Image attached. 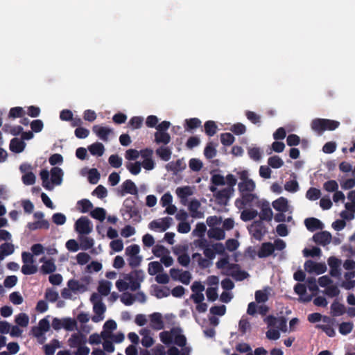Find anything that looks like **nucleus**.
<instances>
[{"label": "nucleus", "mask_w": 355, "mask_h": 355, "mask_svg": "<svg viewBox=\"0 0 355 355\" xmlns=\"http://www.w3.org/2000/svg\"><path fill=\"white\" fill-rule=\"evenodd\" d=\"M60 347V342L57 339H53L51 343L43 347L45 355H53L55 349Z\"/></svg>", "instance_id": "c9c22d12"}, {"label": "nucleus", "mask_w": 355, "mask_h": 355, "mask_svg": "<svg viewBox=\"0 0 355 355\" xmlns=\"http://www.w3.org/2000/svg\"><path fill=\"white\" fill-rule=\"evenodd\" d=\"M62 328L66 331H73L77 329V321L74 318H62Z\"/></svg>", "instance_id": "58836bf2"}, {"label": "nucleus", "mask_w": 355, "mask_h": 355, "mask_svg": "<svg viewBox=\"0 0 355 355\" xmlns=\"http://www.w3.org/2000/svg\"><path fill=\"white\" fill-rule=\"evenodd\" d=\"M173 219L171 217H165L162 221L154 220L149 223V228L151 230L159 229L161 232H165L172 223Z\"/></svg>", "instance_id": "9d476101"}, {"label": "nucleus", "mask_w": 355, "mask_h": 355, "mask_svg": "<svg viewBox=\"0 0 355 355\" xmlns=\"http://www.w3.org/2000/svg\"><path fill=\"white\" fill-rule=\"evenodd\" d=\"M40 261L43 262V265L41 266L42 273L51 274L56 270V266L53 259L46 260L45 258H42Z\"/></svg>", "instance_id": "5701e85b"}, {"label": "nucleus", "mask_w": 355, "mask_h": 355, "mask_svg": "<svg viewBox=\"0 0 355 355\" xmlns=\"http://www.w3.org/2000/svg\"><path fill=\"white\" fill-rule=\"evenodd\" d=\"M141 164L139 162H135L134 163L129 162L126 164L127 169L132 174V175H138L141 171Z\"/></svg>", "instance_id": "4d7b16f0"}, {"label": "nucleus", "mask_w": 355, "mask_h": 355, "mask_svg": "<svg viewBox=\"0 0 355 355\" xmlns=\"http://www.w3.org/2000/svg\"><path fill=\"white\" fill-rule=\"evenodd\" d=\"M161 341L165 345H169L173 343V334L172 332L166 331H162L159 334Z\"/></svg>", "instance_id": "0e129e2a"}, {"label": "nucleus", "mask_w": 355, "mask_h": 355, "mask_svg": "<svg viewBox=\"0 0 355 355\" xmlns=\"http://www.w3.org/2000/svg\"><path fill=\"white\" fill-rule=\"evenodd\" d=\"M140 248L137 244H132L125 248V254L128 257L127 259L128 265L130 268L138 267L142 261V257L139 255Z\"/></svg>", "instance_id": "7ed1b4c3"}, {"label": "nucleus", "mask_w": 355, "mask_h": 355, "mask_svg": "<svg viewBox=\"0 0 355 355\" xmlns=\"http://www.w3.org/2000/svg\"><path fill=\"white\" fill-rule=\"evenodd\" d=\"M93 310L95 313V315L92 318L93 322H98L104 319L103 315L106 311V306L103 302H97V303L95 302L94 306H93Z\"/></svg>", "instance_id": "f8f14e48"}, {"label": "nucleus", "mask_w": 355, "mask_h": 355, "mask_svg": "<svg viewBox=\"0 0 355 355\" xmlns=\"http://www.w3.org/2000/svg\"><path fill=\"white\" fill-rule=\"evenodd\" d=\"M258 215L257 210H244L241 212V219L243 221H250L253 220Z\"/></svg>", "instance_id": "8fccbe9b"}, {"label": "nucleus", "mask_w": 355, "mask_h": 355, "mask_svg": "<svg viewBox=\"0 0 355 355\" xmlns=\"http://www.w3.org/2000/svg\"><path fill=\"white\" fill-rule=\"evenodd\" d=\"M77 205L81 213H87L93 208V204L88 199L78 200Z\"/></svg>", "instance_id": "79ce46f5"}, {"label": "nucleus", "mask_w": 355, "mask_h": 355, "mask_svg": "<svg viewBox=\"0 0 355 355\" xmlns=\"http://www.w3.org/2000/svg\"><path fill=\"white\" fill-rule=\"evenodd\" d=\"M163 270L162 264L158 261H151L148 263V272L150 275H155Z\"/></svg>", "instance_id": "a19ab883"}, {"label": "nucleus", "mask_w": 355, "mask_h": 355, "mask_svg": "<svg viewBox=\"0 0 355 355\" xmlns=\"http://www.w3.org/2000/svg\"><path fill=\"white\" fill-rule=\"evenodd\" d=\"M234 137L229 132L220 135V141L224 146H230L234 142Z\"/></svg>", "instance_id": "bf43d9fd"}, {"label": "nucleus", "mask_w": 355, "mask_h": 355, "mask_svg": "<svg viewBox=\"0 0 355 355\" xmlns=\"http://www.w3.org/2000/svg\"><path fill=\"white\" fill-rule=\"evenodd\" d=\"M150 327L155 330H161L164 329V322L162 315L159 313H153L150 315Z\"/></svg>", "instance_id": "aec40b11"}, {"label": "nucleus", "mask_w": 355, "mask_h": 355, "mask_svg": "<svg viewBox=\"0 0 355 355\" xmlns=\"http://www.w3.org/2000/svg\"><path fill=\"white\" fill-rule=\"evenodd\" d=\"M24 114H25V112H24L23 107H14L10 110L9 114H8V117L12 118V119L21 118L24 115Z\"/></svg>", "instance_id": "603ef678"}, {"label": "nucleus", "mask_w": 355, "mask_h": 355, "mask_svg": "<svg viewBox=\"0 0 355 355\" xmlns=\"http://www.w3.org/2000/svg\"><path fill=\"white\" fill-rule=\"evenodd\" d=\"M155 141L157 144L167 145L171 141V136L168 132H156L155 133Z\"/></svg>", "instance_id": "7c9ffc66"}, {"label": "nucleus", "mask_w": 355, "mask_h": 355, "mask_svg": "<svg viewBox=\"0 0 355 355\" xmlns=\"http://www.w3.org/2000/svg\"><path fill=\"white\" fill-rule=\"evenodd\" d=\"M234 191V188L226 187L218 191L215 194V198L220 205H225L230 197L233 195Z\"/></svg>", "instance_id": "1a4fd4ad"}, {"label": "nucleus", "mask_w": 355, "mask_h": 355, "mask_svg": "<svg viewBox=\"0 0 355 355\" xmlns=\"http://www.w3.org/2000/svg\"><path fill=\"white\" fill-rule=\"evenodd\" d=\"M205 132L209 137L214 136L217 132V125L214 121H207L204 124Z\"/></svg>", "instance_id": "ea45409f"}, {"label": "nucleus", "mask_w": 355, "mask_h": 355, "mask_svg": "<svg viewBox=\"0 0 355 355\" xmlns=\"http://www.w3.org/2000/svg\"><path fill=\"white\" fill-rule=\"evenodd\" d=\"M100 179V173L96 168H92L88 173V180L91 184H97Z\"/></svg>", "instance_id": "69168bd1"}, {"label": "nucleus", "mask_w": 355, "mask_h": 355, "mask_svg": "<svg viewBox=\"0 0 355 355\" xmlns=\"http://www.w3.org/2000/svg\"><path fill=\"white\" fill-rule=\"evenodd\" d=\"M26 146V144L21 139L18 138H13L10 142V150L15 153H21Z\"/></svg>", "instance_id": "393cba45"}, {"label": "nucleus", "mask_w": 355, "mask_h": 355, "mask_svg": "<svg viewBox=\"0 0 355 355\" xmlns=\"http://www.w3.org/2000/svg\"><path fill=\"white\" fill-rule=\"evenodd\" d=\"M216 149L213 143H208L204 150V155L205 157L207 159H211L216 155Z\"/></svg>", "instance_id": "c03bdc74"}, {"label": "nucleus", "mask_w": 355, "mask_h": 355, "mask_svg": "<svg viewBox=\"0 0 355 355\" xmlns=\"http://www.w3.org/2000/svg\"><path fill=\"white\" fill-rule=\"evenodd\" d=\"M340 122L335 120L316 118L311 123V129L318 135H321L324 131H333L338 128Z\"/></svg>", "instance_id": "f03ea898"}, {"label": "nucleus", "mask_w": 355, "mask_h": 355, "mask_svg": "<svg viewBox=\"0 0 355 355\" xmlns=\"http://www.w3.org/2000/svg\"><path fill=\"white\" fill-rule=\"evenodd\" d=\"M331 311L333 316H340L345 312V307L343 304L334 301L331 305Z\"/></svg>", "instance_id": "4c0bfd02"}, {"label": "nucleus", "mask_w": 355, "mask_h": 355, "mask_svg": "<svg viewBox=\"0 0 355 355\" xmlns=\"http://www.w3.org/2000/svg\"><path fill=\"white\" fill-rule=\"evenodd\" d=\"M313 240L315 243L324 246L330 243L331 234L327 231L317 232L313 236Z\"/></svg>", "instance_id": "ddd939ff"}, {"label": "nucleus", "mask_w": 355, "mask_h": 355, "mask_svg": "<svg viewBox=\"0 0 355 355\" xmlns=\"http://www.w3.org/2000/svg\"><path fill=\"white\" fill-rule=\"evenodd\" d=\"M168 171H172L174 174L182 171L186 168V164L183 159H178L175 162H171L166 166Z\"/></svg>", "instance_id": "f3484780"}, {"label": "nucleus", "mask_w": 355, "mask_h": 355, "mask_svg": "<svg viewBox=\"0 0 355 355\" xmlns=\"http://www.w3.org/2000/svg\"><path fill=\"white\" fill-rule=\"evenodd\" d=\"M227 275L231 276L236 281H243L249 277L248 272L241 270V267L237 263H231L229 265V272Z\"/></svg>", "instance_id": "423d86ee"}, {"label": "nucleus", "mask_w": 355, "mask_h": 355, "mask_svg": "<svg viewBox=\"0 0 355 355\" xmlns=\"http://www.w3.org/2000/svg\"><path fill=\"white\" fill-rule=\"evenodd\" d=\"M208 236L211 239L216 240H223L225 239V233L224 230L219 227H214L208 231Z\"/></svg>", "instance_id": "473e14b6"}, {"label": "nucleus", "mask_w": 355, "mask_h": 355, "mask_svg": "<svg viewBox=\"0 0 355 355\" xmlns=\"http://www.w3.org/2000/svg\"><path fill=\"white\" fill-rule=\"evenodd\" d=\"M323 189L327 192H335L338 189V184L336 180H328L324 183Z\"/></svg>", "instance_id": "e2e57ef3"}, {"label": "nucleus", "mask_w": 355, "mask_h": 355, "mask_svg": "<svg viewBox=\"0 0 355 355\" xmlns=\"http://www.w3.org/2000/svg\"><path fill=\"white\" fill-rule=\"evenodd\" d=\"M257 196L251 192L241 193V198L235 200V205L238 208H241L252 203Z\"/></svg>", "instance_id": "9b49d317"}, {"label": "nucleus", "mask_w": 355, "mask_h": 355, "mask_svg": "<svg viewBox=\"0 0 355 355\" xmlns=\"http://www.w3.org/2000/svg\"><path fill=\"white\" fill-rule=\"evenodd\" d=\"M248 153L249 157L254 161H259L261 158L262 153L259 148H257V147L250 148L248 150Z\"/></svg>", "instance_id": "864d4df0"}, {"label": "nucleus", "mask_w": 355, "mask_h": 355, "mask_svg": "<svg viewBox=\"0 0 355 355\" xmlns=\"http://www.w3.org/2000/svg\"><path fill=\"white\" fill-rule=\"evenodd\" d=\"M87 342V336L80 331L72 334L67 340L71 348H77L74 355H89L90 349L85 345Z\"/></svg>", "instance_id": "f257e3e1"}, {"label": "nucleus", "mask_w": 355, "mask_h": 355, "mask_svg": "<svg viewBox=\"0 0 355 355\" xmlns=\"http://www.w3.org/2000/svg\"><path fill=\"white\" fill-rule=\"evenodd\" d=\"M238 189L240 193L252 192L255 189V183L252 179L245 182H240L238 184Z\"/></svg>", "instance_id": "bb28decb"}, {"label": "nucleus", "mask_w": 355, "mask_h": 355, "mask_svg": "<svg viewBox=\"0 0 355 355\" xmlns=\"http://www.w3.org/2000/svg\"><path fill=\"white\" fill-rule=\"evenodd\" d=\"M21 271L25 275H31L37 272V267L34 263L24 264Z\"/></svg>", "instance_id": "09e8293b"}, {"label": "nucleus", "mask_w": 355, "mask_h": 355, "mask_svg": "<svg viewBox=\"0 0 355 355\" xmlns=\"http://www.w3.org/2000/svg\"><path fill=\"white\" fill-rule=\"evenodd\" d=\"M230 130L236 135H241L246 132V127L241 123H237L231 127Z\"/></svg>", "instance_id": "774afa93"}, {"label": "nucleus", "mask_w": 355, "mask_h": 355, "mask_svg": "<svg viewBox=\"0 0 355 355\" xmlns=\"http://www.w3.org/2000/svg\"><path fill=\"white\" fill-rule=\"evenodd\" d=\"M121 190L119 191L120 196H123L125 194L136 195L138 189L135 184L131 180H126L121 184Z\"/></svg>", "instance_id": "4468645a"}, {"label": "nucleus", "mask_w": 355, "mask_h": 355, "mask_svg": "<svg viewBox=\"0 0 355 355\" xmlns=\"http://www.w3.org/2000/svg\"><path fill=\"white\" fill-rule=\"evenodd\" d=\"M260 220L270 221L272 218V211L268 202H263L259 215Z\"/></svg>", "instance_id": "b1692460"}, {"label": "nucleus", "mask_w": 355, "mask_h": 355, "mask_svg": "<svg viewBox=\"0 0 355 355\" xmlns=\"http://www.w3.org/2000/svg\"><path fill=\"white\" fill-rule=\"evenodd\" d=\"M321 250L318 247H313L311 249L304 248L303 250L304 256L306 257H318L321 254Z\"/></svg>", "instance_id": "052dcab7"}, {"label": "nucleus", "mask_w": 355, "mask_h": 355, "mask_svg": "<svg viewBox=\"0 0 355 355\" xmlns=\"http://www.w3.org/2000/svg\"><path fill=\"white\" fill-rule=\"evenodd\" d=\"M263 223L261 220L254 221L250 227V231L253 232V236L257 239H260L263 236Z\"/></svg>", "instance_id": "72a5a7b5"}, {"label": "nucleus", "mask_w": 355, "mask_h": 355, "mask_svg": "<svg viewBox=\"0 0 355 355\" xmlns=\"http://www.w3.org/2000/svg\"><path fill=\"white\" fill-rule=\"evenodd\" d=\"M92 130L96 136L103 141H107L109 135L112 132L111 128L100 126L98 125H94Z\"/></svg>", "instance_id": "2eb2a0df"}, {"label": "nucleus", "mask_w": 355, "mask_h": 355, "mask_svg": "<svg viewBox=\"0 0 355 355\" xmlns=\"http://www.w3.org/2000/svg\"><path fill=\"white\" fill-rule=\"evenodd\" d=\"M304 269L309 273H315L320 275L327 270V266L324 263H317L312 260H307L304 263Z\"/></svg>", "instance_id": "6e6552de"}, {"label": "nucleus", "mask_w": 355, "mask_h": 355, "mask_svg": "<svg viewBox=\"0 0 355 355\" xmlns=\"http://www.w3.org/2000/svg\"><path fill=\"white\" fill-rule=\"evenodd\" d=\"M63 171L57 166H54L51 170V184L55 185H60L62 182Z\"/></svg>", "instance_id": "412c9836"}, {"label": "nucleus", "mask_w": 355, "mask_h": 355, "mask_svg": "<svg viewBox=\"0 0 355 355\" xmlns=\"http://www.w3.org/2000/svg\"><path fill=\"white\" fill-rule=\"evenodd\" d=\"M125 212L128 214L129 218H132L135 222H139L141 216L135 202L130 198H126L123 204Z\"/></svg>", "instance_id": "39448f33"}, {"label": "nucleus", "mask_w": 355, "mask_h": 355, "mask_svg": "<svg viewBox=\"0 0 355 355\" xmlns=\"http://www.w3.org/2000/svg\"><path fill=\"white\" fill-rule=\"evenodd\" d=\"M140 335L142 336L141 345L148 348L154 344V340L150 336V331L147 329H142L139 331Z\"/></svg>", "instance_id": "a878e982"}, {"label": "nucleus", "mask_w": 355, "mask_h": 355, "mask_svg": "<svg viewBox=\"0 0 355 355\" xmlns=\"http://www.w3.org/2000/svg\"><path fill=\"white\" fill-rule=\"evenodd\" d=\"M94 244V239L90 237L83 236L80 238V248L83 250L90 249L93 247Z\"/></svg>", "instance_id": "5fc2aeb1"}, {"label": "nucleus", "mask_w": 355, "mask_h": 355, "mask_svg": "<svg viewBox=\"0 0 355 355\" xmlns=\"http://www.w3.org/2000/svg\"><path fill=\"white\" fill-rule=\"evenodd\" d=\"M268 164L273 168H279L284 165V162L279 156L274 155L268 158Z\"/></svg>", "instance_id": "a18cd8bd"}, {"label": "nucleus", "mask_w": 355, "mask_h": 355, "mask_svg": "<svg viewBox=\"0 0 355 355\" xmlns=\"http://www.w3.org/2000/svg\"><path fill=\"white\" fill-rule=\"evenodd\" d=\"M89 153L92 155L102 156L105 152V148L103 144L100 142H96L92 144L88 147Z\"/></svg>", "instance_id": "2f4dec72"}, {"label": "nucleus", "mask_w": 355, "mask_h": 355, "mask_svg": "<svg viewBox=\"0 0 355 355\" xmlns=\"http://www.w3.org/2000/svg\"><path fill=\"white\" fill-rule=\"evenodd\" d=\"M90 216L94 219L103 221L106 216V211L103 208L96 207L90 212Z\"/></svg>", "instance_id": "37998d69"}, {"label": "nucleus", "mask_w": 355, "mask_h": 355, "mask_svg": "<svg viewBox=\"0 0 355 355\" xmlns=\"http://www.w3.org/2000/svg\"><path fill=\"white\" fill-rule=\"evenodd\" d=\"M35 175L31 171L27 172L22 175L21 180L25 185H33L35 182Z\"/></svg>", "instance_id": "680f3d73"}, {"label": "nucleus", "mask_w": 355, "mask_h": 355, "mask_svg": "<svg viewBox=\"0 0 355 355\" xmlns=\"http://www.w3.org/2000/svg\"><path fill=\"white\" fill-rule=\"evenodd\" d=\"M111 286L112 283L110 282L107 280H101L99 282L98 291L101 295L107 296L110 292Z\"/></svg>", "instance_id": "e433bc0d"}, {"label": "nucleus", "mask_w": 355, "mask_h": 355, "mask_svg": "<svg viewBox=\"0 0 355 355\" xmlns=\"http://www.w3.org/2000/svg\"><path fill=\"white\" fill-rule=\"evenodd\" d=\"M185 121V130L187 131L197 128L201 125V121L198 118H191L187 119Z\"/></svg>", "instance_id": "de8ad7c7"}, {"label": "nucleus", "mask_w": 355, "mask_h": 355, "mask_svg": "<svg viewBox=\"0 0 355 355\" xmlns=\"http://www.w3.org/2000/svg\"><path fill=\"white\" fill-rule=\"evenodd\" d=\"M200 207V202L196 200H192L189 205V210L191 214V216L194 218H202L204 216L203 212L198 211Z\"/></svg>", "instance_id": "6ab92c4d"}, {"label": "nucleus", "mask_w": 355, "mask_h": 355, "mask_svg": "<svg viewBox=\"0 0 355 355\" xmlns=\"http://www.w3.org/2000/svg\"><path fill=\"white\" fill-rule=\"evenodd\" d=\"M67 286L73 292H77L84 288V285L81 284L78 280L73 279L68 281Z\"/></svg>", "instance_id": "338daca9"}, {"label": "nucleus", "mask_w": 355, "mask_h": 355, "mask_svg": "<svg viewBox=\"0 0 355 355\" xmlns=\"http://www.w3.org/2000/svg\"><path fill=\"white\" fill-rule=\"evenodd\" d=\"M156 155L163 161L167 162L171 159V150L168 146H160L155 150Z\"/></svg>", "instance_id": "c756f323"}, {"label": "nucleus", "mask_w": 355, "mask_h": 355, "mask_svg": "<svg viewBox=\"0 0 355 355\" xmlns=\"http://www.w3.org/2000/svg\"><path fill=\"white\" fill-rule=\"evenodd\" d=\"M144 272L141 270H135L124 276V279L128 281L130 289L136 291L140 288L141 283L144 281Z\"/></svg>", "instance_id": "20e7f679"}, {"label": "nucleus", "mask_w": 355, "mask_h": 355, "mask_svg": "<svg viewBox=\"0 0 355 355\" xmlns=\"http://www.w3.org/2000/svg\"><path fill=\"white\" fill-rule=\"evenodd\" d=\"M320 196V190L314 187H311L306 193V197L310 200H318Z\"/></svg>", "instance_id": "6e6d98bb"}, {"label": "nucleus", "mask_w": 355, "mask_h": 355, "mask_svg": "<svg viewBox=\"0 0 355 355\" xmlns=\"http://www.w3.org/2000/svg\"><path fill=\"white\" fill-rule=\"evenodd\" d=\"M330 266V275L334 277H339L340 276V270L339 268L340 261L336 257H331L328 260Z\"/></svg>", "instance_id": "4be33fe9"}, {"label": "nucleus", "mask_w": 355, "mask_h": 355, "mask_svg": "<svg viewBox=\"0 0 355 355\" xmlns=\"http://www.w3.org/2000/svg\"><path fill=\"white\" fill-rule=\"evenodd\" d=\"M304 224L307 230L310 232H314L318 230H322L323 223L316 218H308L304 220Z\"/></svg>", "instance_id": "a211bd4d"}, {"label": "nucleus", "mask_w": 355, "mask_h": 355, "mask_svg": "<svg viewBox=\"0 0 355 355\" xmlns=\"http://www.w3.org/2000/svg\"><path fill=\"white\" fill-rule=\"evenodd\" d=\"M180 330L179 329H173L171 330L172 334H173V342L175 345L179 347H183L186 345L187 339L186 337L180 333Z\"/></svg>", "instance_id": "cd10ccee"}, {"label": "nucleus", "mask_w": 355, "mask_h": 355, "mask_svg": "<svg viewBox=\"0 0 355 355\" xmlns=\"http://www.w3.org/2000/svg\"><path fill=\"white\" fill-rule=\"evenodd\" d=\"M14 250V245L10 243L6 242L0 246V251L4 257L12 254Z\"/></svg>", "instance_id": "3c124183"}, {"label": "nucleus", "mask_w": 355, "mask_h": 355, "mask_svg": "<svg viewBox=\"0 0 355 355\" xmlns=\"http://www.w3.org/2000/svg\"><path fill=\"white\" fill-rule=\"evenodd\" d=\"M274 251V245L270 242H266L261 244L257 255L259 258H265L272 255Z\"/></svg>", "instance_id": "dca6fc26"}, {"label": "nucleus", "mask_w": 355, "mask_h": 355, "mask_svg": "<svg viewBox=\"0 0 355 355\" xmlns=\"http://www.w3.org/2000/svg\"><path fill=\"white\" fill-rule=\"evenodd\" d=\"M273 208L280 212H286L288 210V200L284 197H280L272 202Z\"/></svg>", "instance_id": "c85d7f7f"}, {"label": "nucleus", "mask_w": 355, "mask_h": 355, "mask_svg": "<svg viewBox=\"0 0 355 355\" xmlns=\"http://www.w3.org/2000/svg\"><path fill=\"white\" fill-rule=\"evenodd\" d=\"M75 229L80 234H88L92 231L91 222L86 216H81L76 221Z\"/></svg>", "instance_id": "0eeeda50"}, {"label": "nucleus", "mask_w": 355, "mask_h": 355, "mask_svg": "<svg viewBox=\"0 0 355 355\" xmlns=\"http://www.w3.org/2000/svg\"><path fill=\"white\" fill-rule=\"evenodd\" d=\"M40 175L41 178V180L42 181V186L49 191H51L53 189V186L49 181V172L46 169H42L40 173Z\"/></svg>", "instance_id": "f704fd0d"}, {"label": "nucleus", "mask_w": 355, "mask_h": 355, "mask_svg": "<svg viewBox=\"0 0 355 355\" xmlns=\"http://www.w3.org/2000/svg\"><path fill=\"white\" fill-rule=\"evenodd\" d=\"M15 322L17 325L21 326L22 327H26L29 322L28 316L24 313L18 314L15 318Z\"/></svg>", "instance_id": "13d9d810"}, {"label": "nucleus", "mask_w": 355, "mask_h": 355, "mask_svg": "<svg viewBox=\"0 0 355 355\" xmlns=\"http://www.w3.org/2000/svg\"><path fill=\"white\" fill-rule=\"evenodd\" d=\"M354 324L352 322H343L339 324V332L342 335H347L352 332Z\"/></svg>", "instance_id": "49530a36"}]
</instances>
